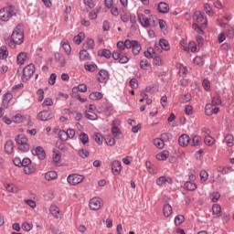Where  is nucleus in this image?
<instances>
[{
	"label": "nucleus",
	"instance_id": "nucleus-1",
	"mask_svg": "<svg viewBox=\"0 0 234 234\" xmlns=\"http://www.w3.org/2000/svg\"><path fill=\"white\" fill-rule=\"evenodd\" d=\"M193 19H194V21H196V23H194L192 26L193 30L197 32V34H199V36H202V34H204V30H202V28H200V27H207V18L204 17V15L202 14V12L196 11L194 14Z\"/></svg>",
	"mask_w": 234,
	"mask_h": 234
},
{
	"label": "nucleus",
	"instance_id": "nucleus-2",
	"mask_svg": "<svg viewBox=\"0 0 234 234\" xmlns=\"http://www.w3.org/2000/svg\"><path fill=\"white\" fill-rule=\"evenodd\" d=\"M16 15L14 11V7L5 6L0 10V25H5V23H8L12 17Z\"/></svg>",
	"mask_w": 234,
	"mask_h": 234
},
{
	"label": "nucleus",
	"instance_id": "nucleus-3",
	"mask_svg": "<svg viewBox=\"0 0 234 234\" xmlns=\"http://www.w3.org/2000/svg\"><path fill=\"white\" fill-rule=\"evenodd\" d=\"M15 142H16L18 151L21 153H28L30 151V144H28V138L24 134L17 135L15 138Z\"/></svg>",
	"mask_w": 234,
	"mask_h": 234
},
{
	"label": "nucleus",
	"instance_id": "nucleus-4",
	"mask_svg": "<svg viewBox=\"0 0 234 234\" xmlns=\"http://www.w3.org/2000/svg\"><path fill=\"white\" fill-rule=\"evenodd\" d=\"M11 39L15 45H21L23 41L25 40L24 35H23V30L19 26H17L12 35H11Z\"/></svg>",
	"mask_w": 234,
	"mask_h": 234
},
{
	"label": "nucleus",
	"instance_id": "nucleus-5",
	"mask_svg": "<svg viewBox=\"0 0 234 234\" xmlns=\"http://www.w3.org/2000/svg\"><path fill=\"white\" fill-rule=\"evenodd\" d=\"M34 72H36V67L34 66V64H28L23 69L22 80L24 81H28V80H30V78L34 76Z\"/></svg>",
	"mask_w": 234,
	"mask_h": 234
},
{
	"label": "nucleus",
	"instance_id": "nucleus-6",
	"mask_svg": "<svg viewBox=\"0 0 234 234\" xmlns=\"http://www.w3.org/2000/svg\"><path fill=\"white\" fill-rule=\"evenodd\" d=\"M85 180V176L79 175V174H72L69 175L67 178V181L69 186H78L81 184Z\"/></svg>",
	"mask_w": 234,
	"mask_h": 234
},
{
	"label": "nucleus",
	"instance_id": "nucleus-7",
	"mask_svg": "<svg viewBox=\"0 0 234 234\" xmlns=\"http://www.w3.org/2000/svg\"><path fill=\"white\" fill-rule=\"evenodd\" d=\"M21 167H24L25 175H32V173L36 171V168H34V165H32V161L30 158H24L22 160Z\"/></svg>",
	"mask_w": 234,
	"mask_h": 234
},
{
	"label": "nucleus",
	"instance_id": "nucleus-8",
	"mask_svg": "<svg viewBox=\"0 0 234 234\" xmlns=\"http://www.w3.org/2000/svg\"><path fill=\"white\" fill-rule=\"evenodd\" d=\"M90 209L91 211H98L101 209V206H103V201L100 197H92L89 202Z\"/></svg>",
	"mask_w": 234,
	"mask_h": 234
},
{
	"label": "nucleus",
	"instance_id": "nucleus-9",
	"mask_svg": "<svg viewBox=\"0 0 234 234\" xmlns=\"http://www.w3.org/2000/svg\"><path fill=\"white\" fill-rule=\"evenodd\" d=\"M138 19L142 27L144 28H149V27H151V21L153 20V15L145 16L144 14H139Z\"/></svg>",
	"mask_w": 234,
	"mask_h": 234
},
{
	"label": "nucleus",
	"instance_id": "nucleus-10",
	"mask_svg": "<svg viewBox=\"0 0 234 234\" xmlns=\"http://www.w3.org/2000/svg\"><path fill=\"white\" fill-rule=\"evenodd\" d=\"M154 48L155 50H160L161 48V50L168 51L171 50V46L169 45V41L165 38H161L159 43L154 45Z\"/></svg>",
	"mask_w": 234,
	"mask_h": 234
},
{
	"label": "nucleus",
	"instance_id": "nucleus-11",
	"mask_svg": "<svg viewBox=\"0 0 234 234\" xmlns=\"http://www.w3.org/2000/svg\"><path fill=\"white\" fill-rule=\"evenodd\" d=\"M4 187L5 191H7V193H13V194L19 193V186H17L16 184L5 182Z\"/></svg>",
	"mask_w": 234,
	"mask_h": 234
},
{
	"label": "nucleus",
	"instance_id": "nucleus-12",
	"mask_svg": "<svg viewBox=\"0 0 234 234\" xmlns=\"http://www.w3.org/2000/svg\"><path fill=\"white\" fill-rule=\"evenodd\" d=\"M155 183L157 186H159V187H164V186H166V184H172L173 179H171V177L163 176L157 178Z\"/></svg>",
	"mask_w": 234,
	"mask_h": 234
},
{
	"label": "nucleus",
	"instance_id": "nucleus-13",
	"mask_svg": "<svg viewBox=\"0 0 234 234\" xmlns=\"http://www.w3.org/2000/svg\"><path fill=\"white\" fill-rule=\"evenodd\" d=\"M112 171L115 176H118L122 173V163L115 160L112 163Z\"/></svg>",
	"mask_w": 234,
	"mask_h": 234
},
{
	"label": "nucleus",
	"instance_id": "nucleus-14",
	"mask_svg": "<svg viewBox=\"0 0 234 234\" xmlns=\"http://www.w3.org/2000/svg\"><path fill=\"white\" fill-rule=\"evenodd\" d=\"M97 79L100 83H107L109 81V71L105 69L100 70Z\"/></svg>",
	"mask_w": 234,
	"mask_h": 234
},
{
	"label": "nucleus",
	"instance_id": "nucleus-15",
	"mask_svg": "<svg viewBox=\"0 0 234 234\" xmlns=\"http://www.w3.org/2000/svg\"><path fill=\"white\" fill-rule=\"evenodd\" d=\"M37 119L41 122H48V120H52V112L42 111L37 114Z\"/></svg>",
	"mask_w": 234,
	"mask_h": 234
},
{
	"label": "nucleus",
	"instance_id": "nucleus-16",
	"mask_svg": "<svg viewBox=\"0 0 234 234\" xmlns=\"http://www.w3.org/2000/svg\"><path fill=\"white\" fill-rule=\"evenodd\" d=\"M28 61V53L22 51L16 56V63L18 65H25Z\"/></svg>",
	"mask_w": 234,
	"mask_h": 234
},
{
	"label": "nucleus",
	"instance_id": "nucleus-17",
	"mask_svg": "<svg viewBox=\"0 0 234 234\" xmlns=\"http://www.w3.org/2000/svg\"><path fill=\"white\" fill-rule=\"evenodd\" d=\"M112 58L113 59H119V63H122V64L129 63V58L127 56L122 57L119 51H113Z\"/></svg>",
	"mask_w": 234,
	"mask_h": 234
},
{
	"label": "nucleus",
	"instance_id": "nucleus-18",
	"mask_svg": "<svg viewBox=\"0 0 234 234\" xmlns=\"http://www.w3.org/2000/svg\"><path fill=\"white\" fill-rule=\"evenodd\" d=\"M131 48L133 56H138L140 54V50H142V46L136 40L131 41Z\"/></svg>",
	"mask_w": 234,
	"mask_h": 234
},
{
	"label": "nucleus",
	"instance_id": "nucleus-19",
	"mask_svg": "<svg viewBox=\"0 0 234 234\" xmlns=\"http://www.w3.org/2000/svg\"><path fill=\"white\" fill-rule=\"evenodd\" d=\"M117 48L119 52H123L125 48H131V40H125L124 42L119 41L117 43Z\"/></svg>",
	"mask_w": 234,
	"mask_h": 234
},
{
	"label": "nucleus",
	"instance_id": "nucleus-20",
	"mask_svg": "<svg viewBox=\"0 0 234 234\" xmlns=\"http://www.w3.org/2000/svg\"><path fill=\"white\" fill-rule=\"evenodd\" d=\"M49 213L54 217V218H61V211L59 210V207H56V205H52L49 207Z\"/></svg>",
	"mask_w": 234,
	"mask_h": 234
},
{
	"label": "nucleus",
	"instance_id": "nucleus-21",
	"mask_svg": "<svg viewBox=\"0 0 234 234\" xmlns=\"http://www.w3.org/2000/svg\"><path fill=\"white\" fill-rule=\"evenodd\" d=\"M33 154H36L39 160H45V150L41 146H37L35 150L32 151Z\"/></svg>",
	"mask_w": 234,
	"mask_h": 234
},
{
	"label": "nucleus",
	"instance_id": "nucleus-22",
	"mask_svg": "<svg viewBox=\"0 0 234 234\" xmlns=\"http://www.w3.org/2000/svg\"><path fill=\"white\" fill-rule=\"evenodd\" d=\"M156 160L159 162H165L169 158V151L164 150L155 155Z\"/></svg>",
	"mask_w": 234,
	"mask_h": 234
},
{
	"label": "nucleus",
	"instance_id": "nucleus-23",
	"mask_svg": "<svg viewBox=\"0 0 234 234\" xmlns=\"http://www.w3.org/2000/svg\"><path fill=\"white\" fill-rule=\"evenodd\" d=\"M178 144L181 147H187V144H190L189 135H181L178 139Z\"/></svg>",
	"mask_w": 234,
	"mask_h": 234
},
{
	"label": "nucleus",
	"instance_id": "nucleus-24",
	"mask_svg": "<svg viewBox=\"0 0 234 234\" xmlns=\"http://www.w3.org/2000/svg\"><path fill=\"white\" fill-rule=\"evenodd\" d=\"M6 154H12L14 153V141L8 140L4 146Z\"/></svg>",
	"mask_w": 234,
	"mask_h": 234
},
{
	"label": "nucleus",
	"instance_id": "nucleus-25",
	"mask_svg": "<svg viewBox=\"0 0 234 234\" xmlns=\"http://www.w3.org/2000/svg\"><path fill=\"white\" fill-rule=\"evenodd\" d=\"M157 10L161 14H167V12H169V5L165 2H160L158 4Z\"/></svg>",
	"mask_w": 234,
	"mask_h": 234
},
{
	"label": "nucleus",
	"instance_id": "nucleus-26",
	"mask_svg": "<svg viewBox=\"0 0 234 234\" xmlns=\"http://www.w3.org/2000/svg\"><path fill=\"white\" fill-rule=\"evenodd\" d=\"M163 215L166 218L171 217V215H173V207L169 204H165L163 207Z\"/></svg>",
	"mask_w": 234,
	"mask_h": 234
},
{
	"label": "nucleus",
	"instance_id": "nucleus-27",
	"mask_svg": "<svg viewBox=\"0 0 234 234\" xmlns=\"http://www.w3.org/2000/svg\"><path fill=\"white\" fill-rule=\"evenodd\" d=\"M57 178H58V173L56 171H49L45 174V179L48 180V182L56 180Z\"/></svg>",
	"mask_w": 234,
	"mask_h": 234
},
{
	"label": "nucleus",
	"instance_id": "nucleus-28",
	"mask_svg": "<svg viewBox=\"0 0 234 234\" xmlns=\"http://www.w3.org/2000/svg\"><path fill=\"white\" fill-rule=\"evenodd\" d=\"M95 43L92 38H89L84 44L83 48L86 50H94Z\"/></svg>",
	"mask_w": 234,
	"mask_h": 234
},
{
	"label": "nucleus",
	"instance_id": "nucleus-29",
	"mask_svg": "<svg viewBox=\"0 0 234 234\" xmlns=\"http://www.w3.org/2000/svg\"><path fill=\"white\" fill-rule=\"evenodd\" d=\"M101 11V6L96 7L94 10L89 13V19H98V14Z\"/></svg>",
	"mask_w": 234,
	"mask_h": 234
},
{
	"label": "nucleus",
	"instance_id": "nucleus-30",
	"mask_svg": "<svg viewBox=\"0 0 234 234\" xmlns=\"http://www.w3.org/2000/svg\"><path fill=\"white\" fill-rule=\"evenodd\" d=\"M89 98H90V100H93L94 101H96L101 100L103 98V93H101L100 91H94L89 95Z\"/></svg>",
	"mask_w": 234,
	"mask_h": 234
},
{
	"label": "nucleus",
	"instance_id": "nucleus-31",
	"mask_svg": "<svg viewBox=\"0 0 234 234\" xmlns=\"http://www.w3.org/2000/svg\"><path fill=\"white\" fill-rule=\"evenodd\" d=\"M62 48H64L66 54L70 55V52H72V48H70V45L69 44V40H62L61 41Z\"/></svg>",
	"mask_w": 234,
	"mask_h": 234
},
{
	"label": "nucleus",
	"instance_id": "nucleus-32",
	"mask_svg": "<svg viewBox=\"0 0 234 234\" xmlns=\"http://www.w3.org/2000/svg\"><path fill=\"white\" fill-rule=\"evenodd\" d=\"M87 92V86L85 84H80L72 88L73 94L76 92Z\"/></svg>",
	"mask_w": 234,
	"mask_h": 234
},
{
	"label": "nucleus",
	"instance_id": "nucleus-33",
	"mask_svg": "<svg viewBox=\"0 0 234 234\" xmlns=\"http://www.w3.org/2000/svg\"><path fill=\"white\" fill-rule=\"evenodd\" d=\"M225 36H227L228 39H233L234 37V28L231 26H228L225 30Z\"/></svg>",
	"mask_w": 234,
	"mask_h": 234
},
{
	"label": "nucleus",
	"instance_id": "nucleus-34",
	"mask_svg": "<svg viewBox=\"0 0 234 234\" xmlns=\"http://www.w3.org/2000/svg\"><path fill=\"white\" fill-rule=\"evenodd\" d=\"M212 213L213 215H217V217H220V214L222 213V207L218 204H214L212 206Z\"/></svg>",
	"mask_w": 234,
	"mask_h": 234
},
{
	"label": "nucleus",
	"instance_id": "nucleus-35",
	"mask_svg": "<svg viewBox=\"0 0 234 234\" xmlns=\"http://www.w3.org/2000/svg\"><path fill=\"white\" fill-rule=\"evenodd\" d=\"M13 96L12 93L10 92H6L4 95V99H3V105L4 107H8V103H10V101L12 100Z\"/></svg>",
	"mask_w": 234,
	"mask_h": 234
},
{
	"label": "nucleus",
	"instance_id": "nucleus-36",
	"mask_svg": "<svg viewBox=\"0 0 234 234\" xmlns=\"http://www.w3.org/2000/svg\"><path fill=\"white\" fill-rule=\"evenodd\" d=\"M154 145H155L157 149H164V147H165V143H164V140L156 138L154 140Z\"/></svg>",
	"mask_w": 234,
	"mask_h": 234
},
{
	"label": "nucleus",
	"instance_id": "nucleus-37",
	"mask_svg": "<svg viewBox=\"0 0 234 234\" xmlns=\"http://www.w3.org/2000/svg\"><path fill=\"white\" fill-rule=\"evenodd\" d=\"M83 39H85V34L80 32L78 34V36L74 37L73 41L76 45H80Z\"/></svg>",
	"mask_w": 234,
	"mask_h": 234
},
{
	"label": "nucleus",
	"instance_id": "nucleus-38",
	"mask_svg": "<svg viewBox=\"0 0 234 234\" xmlns=\"http://www.w3.org/2000/svg\"><path fill=\"white\" fill-rule=\"evenodd\" d=\"M200 142H202V138L198 135H195L192 138V142H190L189 144L194 147H197V145H200Z\"/></svg>",
	"mask_w": 234,
	"mask_h": 234
},
{
	"label": "nucleus",
	"instance_id": "nucleus-39",
	"mask_svg": "<svg viewBox=\"0 0 234 234\" xmlns=\"http://www.w3.org/2000/svg\"><path fill=\"white\" fill-rule=\"evenodd\" d=\"M213 107H215V105L212 103H208L205 106V114H207V116H213Z\"/></svg>",
	"mask_w": 234,
	"mask_h": 234
},
{
	"label": "nucleus",
	"instance_id": "nucleus-40",
	"mask_svg": "<svg viewBox=\"0 0 234 234\" xmlns=\"http://www.w3.org/2000/svg\"><path fill=\"white\" fill-rule=\"evenodd\" d=\"M185 187L187 191H195L197 189V184L192 183L191 181H186L185 183Z\"/></svg>",
	"mask_w": 234,
	"mask_h": 234
},
{
	"label": "nucleus",
	"instance_id": "nucleus-41",
	"mask_svg": "<svg viewBox=\"0 0 234 234\" xmlns=\"http://www.w3.org/2000/svg\"><path fill=\"white\" fill-rule=\"evenodd\" d=\"M79 139L84 145H87V144H89V135H87V133L83 132L80 133Z\"/></svg>",
	"mask_w": 234,
	"mask_h": 234
},
{
	"label": "nucleus",
	"instance_id": "nucleus-42",
	"mask_svg": "<svg viewBox=\"0 0 234 234\" xmlns=\"http://www.w3.org/2000/svg\"><path fill=\"white\" fill-rule=\"evenodd\" d=\"M153 63L155 65V67H162V65H164V58L160 56L154 57Z\"/></svg>",
	"mask_w": 234,
	"mask_h": 234
},
{
	"label": "nucleus",
	"instance_id": "nucleus-43",
	"mask_svg": "<svg viewBox=\"0 0 234 234\" xmlns=\"http://www.w3.org/2000/svg\"><path fill=\"white\" fill-rule=\"evenodd\" d=\"M234 138L233 135L228 134L225 136V143L227 144L228 147H233Z\"/></svg>",
	"mask_w": 234,
	"mask_h": 234
},
{
	"label": "nucleus",
	"instance_id": "nucleus-44",
	"mask_svg": "<svg viewBox=\"0 0 234 234\" xmlns=\"http://www.w3.org/2000/svg\"><path fill=\"white\" fill-rule=\"evenodd\" d=\"M13 122L14 123H23L25 122V117L19 113H17L16 115H15L13 117Z\"/></svg>",
	"mask_w": 234,
	"mask_h": 234
},
{
	"label": "nucleus",
	"instance_id": "nucleus-45",
	"mask_svg": "<svg viewBox=\"0 0 234 234\" xmlns=\"http://www.w3.org/2000/svg\"><path fill=\"white\" fill-rule=\"evenodd\" d=\"M80 59H81V61H87V59H90L89 52H87V49H83L80 52Z\"/></svg>",
	"mask_w": 234,
	"mask_h": 234
},
{
	"label": "nucleus",
	"instance_id": "nucleus-46",
	"mask_svg": "<svg viewBox=\"0 0 234 234\" xmlns=\"http://www.w3.org/2000/svg\"><path fill=\"white\" fill-rule=\"evenodd\" d=\"M8 58V50L6 47L0 48V59H6Z\"/></svg>",
	"mask_w": 234,
	"mask_h": 234
},
{
	"label": "nucleus",
	"instance_id": "nucleus-47",
	"mask_svg": "<svg viewBox=\"0 0 234 234\" xmlns=\"http://www.w3.org/2000/svg\"><path fill=\"white\" fill-rule=\"evenodd\" d=\"M87 120H98V115L92 111H86Z\"/></svg>",
	"mask_w": 234,
	"mask_h": 234
},
{
	"label": "nucleus",
	"instance_id": "nucleus-48",
	"mask_svg": "<svg viewBox=\"0 0 234 234\" xmlns=\"http://www.w3.org/2000/svg\"><path fill=\"white\" fill-rule=\"evenodd\" d=\"M33 229H34V225L32 223H28V222L25 221L22 224V229L24 231H32Z\"/></svg>",
	"mask_w": 234,
	"mask_h": 234
},
{
	"label": "nucleus",
	"instance_id": "nucleus-49",
	"mask_svg": "<svg viewBox=\"0 0 234 234\" xmlns=\"http://www.w3.org/2000/svg\"><path fill=\"white\" fill-rule=\"evenodd\" d=\"M99 56H101L102 58H106L107 59H109V58H111L112 56V53L109 49H101L99 51Z\"/></svg>",
	"mask_w": 234,
	"mask_h": 234
},
{
	"label": "nucleus",
	"instance_id": "nucleus-50",
	"mask_svg": "<svg viewBox=\"0 0 234 234\" xmlns=\"http://www.w3.org/2000/svg\"><path fill=\"white\" fill-rule=\"evenodd\" d=\"M112 134L114 138H120V136L122 135V132L120 131V128L113 126L112 128Z\"/></svg>",
	"mask_w": 234,
	"mask_h": 234
},
{
	"label": "nucleus",
	"instance_id": "nucleus-51",
	"mask_svg": "<svg viewBox=\"0 0 234 234\" xmlns=\"http://www.w3.org/2000/svg\"><path fill=\"white\" fill-rule=\"evenodd\" d=\"M56 59H58L60 67H65V65H67V60H65V57H63L62 55L57 54Z\"/></svg>",
	"mask_w": 234,
	"mask_h": 234
},
{
	"label": "nucleus",
	"instance_id": "nucleus-52",
	"mask_svg": "<svg viewBox=\"0 0 234 234\" xmlns=\"http://www.w3.org/2000/svg\"><path fill=\"white\" fill-rule=\"evenodd\" d=\"M105 142L107 145H110V147L116 145V140H114V138H112L111 135L106 136Z\"/></svg>",
	"mask_w": 234,
	"mask_h": 234
},
{
	"label": "nucleus",
	"instance_id": "nucleus-53",
	"mask_svg": "<svg viewBox=\"0 0 234 234\" xmlns=\"http://www.w3.org/2000/svg\"><path fill=\"white\" fill-rule=\"evenodd\" d=\"M204 10H205L206 14H207V16H213L215 14L213 12V9L211 8V5H209V4L204 5Z\"/></svg>",
	"mask_w": 234,
	"mask_h": 234
},
{
	"label": "nucleus",
	"instance_id": "nucleus-54",
	"mask_svg": "<svg viewBox=\"0 0 234 234\" xmlns=\"http://www.w3.org/2000/svg\"><path fill=\"white\" fill-rule=\"evenodd\" d=\"M204 142H205L206 145L211 146L215 144V138H213L209 135H207L204 139Z\"/></svg>",
	"mask_w": 234,
	"mask_h": 234
},
{
	"label": "nucleus",
	"instance_id": "nucleus-55",
	"mask_svg": "<svg viewBox=\"0 0 234 234\" xmlns=\"http://www.w3.org/2000/svg\"><path fill=\"white\" fill-rule=\"evenodd\" d=\"M210 200L211 202H218L220 200V193L218 192H214L210 195Z\"/></svg>",
	"mask_w": 234,
	"mask_h": 234
},
{
	"label": "nucleus",
	"instance_id": "nucleus-56",
	"mask_svg": "<svg viewBox=\"0 0 234 234\" xmlns=\"http://www.w3.org/2000/svg\"><path fill=\"white\" fill-rule=\"evenodd\" d=\"M131 17V14L130 13H127L125 11H123L122 14H121V19L123 23H128L129 19Z\"/></svg>",
	"mask_w": 234,
	"mask_h": 234
},
{
	"label": "nucleus",
	"instance_id": "nucleus-57",
	"mask_svg": "<svg viewBox=\"0 0 234 234\" xmlns=\"http://www.w3.org/2000/svg\"><path fill=\"white\" fill-rule=\"evenodd\" d=\"M54 101L51 98H46L42 103V107H52Z\"/></svg>",
	"mask_w": 234,
	"mask_h": 234
},
{
	"label": "nucleus",
	"instance_id": "nucleus-58",
	"mask_svg": "<svg viewBox=\"0 0 234 234\" xmlns=\"http://www.w3.org/2000/svg\"><path fill=\"white\" fill-rule=\"evenodd\" d=\"M94 140L98 145H101V144H103V137H101V134L99 133H94Z\"/></svg>",
	"mask_w": 234,
	"mask_h": 234
},
{
	"label": "nucleus",
	"instance_id": "nucleus-59",
	"mask_svg": "<svg viewBox=\"0 0 234 234\" xmlns=\"http://www.w3.org/2000/svg\"><path fill=\"white\" fill-rule=\"evenodd\" d=\"M58 138L60 140H62V142H67V140H69V137L67 135V132L66 131H63V130H60L58 132Z\"/></svg>",
	"mask_w": 234,
	"mask_h": 234
},
{
	"label": "nucleus",
	"instance_id": "nucleus-60",
	"mask_svg": "<svg viewBox=\"0 0 234 234\" xmlns=\"http://www.w3.org/2000/svg\"><path fill=\"white\" fill-rule=\"evenodd\" d=\"M140 67L143 69V70H147L149 69V61L146 58L142 59L140 62Z\"/></svg>",
	"mask_w": 234,
	"mask_h": 234
},
{
	"label": "nucleus",
	"instance_id": "nucleus-61",
	"mask_svg": "<svg viewBox=\"0 0 234 234\" xmlns=\"http://www.w3.org/2000/svg\"><path fill=\"white\" fill-rule=\"evenodd\" d=\"M193 61L195 65H198L199 67L204 65V58L202 57H196Z\"/></svg>",
	"mask_w": 234,
	"mask_h": 234
},
{
	"label": "nucleus",
	"instance_id": "nucleus-62",
	"mask_svg": "<svg viewBox=\"0 0 234 234\" xmlns=\"http://www.w3.org/2000/svg\"><path fill=\"white\" fill-rule=\"evenodd\" d=\"M202 86L205 90H209L211 89V82L207 79L203 80Z\"/></svg>",
	"mask_w": 234,
	"mask_h": 234
},
{
	"label": "nucleus",
	"instance_id": "nucleus-63",
	"mask_svg": "<svg viewBox=\"0 0 234 234\" xmlns=\"http://www.w3.org/2000/svg\"><path fill=\"white\" fill-rule=\"evenodd\" d=\"M184 222V216L183 215H178L175 218V224L176 226H180Z\"/></svg>",
	"mask_w": 234,
	"mask_h": 234
},
{
	"label": "nucleus",
	"instance_id": "nucleus-64",
	"mask_svg": "<svg viewBox=\"0 0 234 234\" xmlns=\"http://www.w3.org/2000/svg\"><path fill=\"white\" fill-rule=\"evenodd\" d=\"M220 103H222V101L220 100V96L218 95L214 96L212 99V104L214 106H217V105H220Z\"/></svg>",
	"mask_w": 234,
	"mask_h": 234
}]
</instances>
